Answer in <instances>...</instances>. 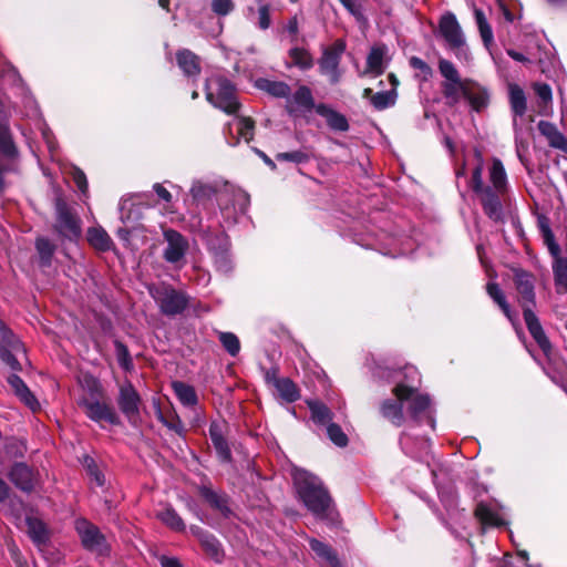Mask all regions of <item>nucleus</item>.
<instances>
[{"mask_svg":"<svg viewBox=\"0 0 567 567\" xmlns=\"http://www.w3.org/2000/svg\"><path fill=\"white\" fill-rule=\"evenodd\" d=\"M274 386L278 395L286 402H295L300 396L297 385L288 378L275 379Z\"/></svg>","mask_w":567,"mask_h":567,"instance_id":"nucleus-32","label":"nucleus"},{"mask_svg":"<svg viewBox=\"0 0 567 567\" xmlns=\"http://www.w3.org/2000/svg\"><path fill=\"white\" fill-rule=\"evenodd\" d=\"M316 106L311 90L306 85L299 86L293 94H289L287 97L286 107L290 114L296 112H309L312 109L316 110Z\"/></svg>","mask_w":567,"mask_h":567,"instance_id":"nucleus-16","label":"nucleus"},{"mask_svg":"<svg viewBox=\"0 0 567 567\" xmlns=\"http://www.w3.org/2000/svg\"><path fill=\"white\" fill-rule=\"evenodd\" d=\"M308 406L311 412V419L318 424H329L332 420L330 409L319 401H308Z\"/></svg>","mask_w":567,"mask_h":567,"instance_id":"nucleus-36","label":"nucleus"},{"mask_svg":"<svg viewBox=\"0 0 567 567\" xmlns=\"http://www.w3.org/2000/svg\"><path fill=\"white\" fill-rule=\"evenodd\" d=\"M293 481L298 495L308 511L318 519L333 523L338 514L321 480L305 470L296 468Z\"/></svg>","mask_w":567,"mask_h":567,"instance_id":"nucleus-2","label":"nucleus"},{"mask_svg":"<svg viewBox=\"0 0 567 567\" xmlns=\"http://www.w3.org/2000/svg\"><path fill=\"white\" fill-rule=\"evenodd\" d=\"M114 347L118 364L125 371H130L133 368V362L127 347L118 340L114 342Z\"/></svg>","mask_w":567,"mask_h":567,"instance_id":"nucleus-47","label":"nucleus"},{"mask_svg":"<svg viewBox=\"0 0 567 567\" xmlns=\"http://www.w3.org/2000/svg\"><path fill=\"white\" fill-rule=\"evenodd\" d=\"M235 8L233 0H212V10L217 16H227Z\"/></svg>","mask_w":567,"mask_h":567,"instance_id":"nucleus-56","label":"nucleus"},{"mask_svg":"<svg viewBox=\"0 0 567 567\" xmlns=\"http://www.w3.org/2000/svg\"><path fill=\"white\" fill-rule=\"evenodd\" d=\"M159 421L167 426L169 430L174 431L178 435H183L185 432V427L181 419L176 414H172L171 417H165L161 412L158 414Z\"/></svg>","mask_w":567,"mask_h":567,"instance_id":"nucleus-51","label":"nucleus"},{"mask_svg":"<svg viewBox=\"0 0 567 567\" xmlns=\"http://www.w3.org/2000/svg\"><path fill=\"white\" fill-rule=\"evenodd\" d=\"M219 341L230 355L235 357L239 353L240 342L236 334L231 332H220Z\"/></svg>","mask_w":567,"mask_h":567,"instance_id":"nucleus-46","label":"nucleus"},{"mask_svg":"<svg viewBox=\"0 0 567 567\" xmlns=\"http://www.w3.org/2000/svg\"><path fill=\"white\" fill-rule=\"evenodd\" d=\"M215 265L220 272L227 274L231 270V260L226 250L214 252Z\"/></svg>","mask_w":567,"mask_h":567,"instance_id":"nucleus-52","label":"nucleus"},{"mask_svg":"<svg viewBox=\"0 0 567 567\" xmlns=\"http://www.w3.org/2000/svg\"><path fill=\"white\" fill-rule=\"evenodd\" d=\"M178 66L187 76H197L200 73L199 58L187 49L176 53Z\"/></svg>","mask_w":567,"mask_h":567,"instance_id":"nucleus-21","label":"nucleus"},{"mask_svg":"<svg viewBox=\"0 0 567 567\" xmlns=\"http://www.w3.org/2000/svg\"><path fill=\"white\" fill-rule=\"evenodd\" d=\"M316 112L324 117L330 128L334 131L344 132L349 128L348 121L344 115L336 112L328 105L320 103L316 106Z\"/></svg>","mask_w":567,"mask_h":567,"instance_id":"nucleus-20","label":"nucleus"},{"mask_svg":"<svg viewBox=\"0 0 567 567\" xmlns=\"http://www.w3.org/2000/svg\"><path fill=\"white\" fill-rule=\"evenodd\" d=\"M216 190L210 184L196 181L193 183L190 194L194 200L197 203H204L210 199L215 195Z\"/></svg>","mask_w":567,"mask_h":567,"instance_id":"nucleus-44","label":"nucleus"},{"mask_svg":"<svg viewBox=\"0 0 567 567\" xmlns=\"http://www.w3.org/2000/svg\"><path fill=\"white\" fill-rule=\"evenodd\" d=\"M396 96L395 89L378 92L375 94H373L371 89H364L363 91V97L370 99L371 104L379 111L393 106L395 104Z\"/></svg>","mask_w":567,"mask_h":567,"instance_id":"nucleus-25","label":"nucleus"},{"mask_svg":"<svg viewBox=\"0 0 567 567\" xmlns=\"http://www.w3.org/2000/svg\"><path fill=\"white\" fill-rule=\"evenodd\" d=\"M117 404L121 412L132 425H137L141 420V396L130 381L120 385Z\"/></svg>","mask_w":567,"mask_h":567,"instance_id":"nucleus-8","label":"nucleus"},{"mask_svg":"<svg viewBox=\"0 0 567 567\" xmlns=\"http://www.w3.org/2000/svg\"><path fill=\"white\" fill-rule=\"evenodd\" d=\"M8 383L14 391L16 395H18L19 393H22L28 388L25 385V383L22 381V379L20 377H18L17 374H10L8 377Z\"/></svg>","mask_w":567,"mask_h":567,"instance_id":"nucleus-62","label":"nucleus"},{"mask_svg":"<svg viewBox=\"0 0 567 567\" xmlns=\"http://www.w3.org/2000/svg\"><path fill=\"white\" fill-rule=\"evenodd\" d=\"M55 214H56V223L55 229L56 231L69 239L78 238L81 234V228L79 224V219L70 210L65 202L61 198H58L55 202Z\"/></svg>","mask_w":567,"mask_h":567,"instance_id":"nucleus-12","label":"nucleus"},{"mask_svg":"<svg viewBox=\"0 0 567 567\" xmlns=\"http://www.w3.org/2000/svg\"><path fill=\"white\" fill-rule=\"evenodd\" d=\"M258 87L275 97H288L290 86L281 81L259 80Z\"/></svg>","mask_w":567,"mask_h":567,"instance_id":"nucleus-35","label":"nucleus"},{"mask_svg":"<svg viewBox=\"0 0 567 567\" xmlns=\"http://www.w3.org/2000/svg\"><path fill=\"white\" fill-rule=\"evenodd\" d=\"M440 33L447 47L455 51L456 55H466L465 37L453 13L444 14L440 20Z\"/></svg>","mask_w":567,"mask_h":567,"instance_id":"nucleus-9","label":"nucleus"},{"mask_svg":"<svg viewBox=\"0 0 567 567\" xmlns=\"http://www.w3.org/2000/svg\"><path fill=\"white\" fill-rule=\"evenodd\" d=\"M386 53L388 48L384 44H378L372 47L367 58V68L363 74H371L373 76L381 75L386 68Z\"/></svg>","mask_w":567,"mask_h":567,"instance_id":"nucleus-19","label":"nucleus"},{"mask_svg":"<svg viewBox=\"0 0 567 567\" xmlns=\"http://www.w3.org/2000/svg\"><path fill=\"white\" fill-rule=\"evenodd\" d=\"M475 515L482 525L483 532L493 529L496 526V515L486 504L480 503L475 509Z\"/></svg>","mask_w":567,"mask_h":567,"instance_id":"nucleus-39","label":"nucleus"},{"mask_svg":"<svg viewBox=\"0 0 567 567\" xmlns=\"http://www.w3.org/2000/svg\"><path fill=\"white\" fill-rule=\"evenodd\" d=\"M475 158L477 165L473 169L472 187L481 202L485 213L494 218L496 216V161L489 167V186L484 187L481 179L482 174V155L478 151H475Z\"/></svg>","mask_w":567,"mask_h":567,"instance_id":"nucleus-4","label":"nucleus"},{"mask_svg":"<svg viewBox=\"0 0 567 567\" xmlns=\"http://www.w3.org/2000/svg\"><path fill=\"white\" fill-rule=\"evenodd\" d=\"M517 291L523 300V308L528 306L532 308L535 303L534 286L527 274H518L516 276Z\"/></svg>","mask_w":567,"mask_h":567,"instance_id":"nucleus-28","label":"nucleus"},{"mask_svg":"<svg viewBox=\"0 0 567 567\" xmlns=\"http://www.w3.org/2000/svg\"><path fill=\"white\" fill-rule=\"evenodd\" d=\"M17 396H19V399L32 411H35L39 408V402L31 393L29 388H27L22 393H19Z\"/></svg>","mask_w":567,"mask_h":567,"instance_id":"nucleus-60","label":"nucleus"},{"mask_svg":"<svg viewBox=\"0 0 567 567\" xmlns=\"http://www.w3.org/2000/svg\"><path fill=\"white\" fill-rule=\"evenodd\" d=\"M471 104L475 111H481L487 104V99L485 94L471 95L470 96Z\"/></svg>","mask_w":567,"mask_h":567,"instance_id":"nucleus-64","label":"nucleus"},{"mask_svg":"<svg viewBox=\"0 0 567 567\" xmlns=\"http://www.w3.org/2000/svg\"><path fill=\"white\" fill-rule=\"evenodd\" d=\"M22 343L16 338L12 331L0 319V358L12 370H19L20 363L17 359L18 353H23Z\"/></svg>","mask_w":567,"mask_h":567,"instance_id":"nucleus-10","label":"nucleus"},{"mask_svg":"<svg viewBox=\"0 0 567 567\" xmlns=\"http://www.w3.org/2000/svg\"><path fill=\"white\" fill-rule=\"evenodd\" d=\"M358 21L364 20L361 0H339Z\"/></svg>","mask_w":567,"mask_h":567,"instance_id":"nucleus-55","label":"nucleus"},{"mask_svg":"<svg viewBox=\"0 0 567 567\" xmlns=\"http://www.w3.org/2000/svg\"><path fill=\"white\" fill-rule=\"evenodd\" d=\"M537 128L551 148L567 153V137L554 123L542 120L538 122Z\"/></svg>","mask_w":567,"mask_h":567,"instance_id":"nucleus-18","label":"nucleus"},{"mask_svg":"<svg viewBox=\"0 0 567 567\" xmlns=\"http://www.w3.org/2000/svg\"><path fill=\"white\" fill-rule=\"evenodd\" d=\"M534 91L536 95L544 102L547 103L551 101V89L546 83H535Z\"/></svg>","mask_w":567,"mask_h":567,"instance_id":"nucleus-59","label":"nucleus"},{"mask_svg":"<svg viewBox=\"0 0 567 567\" xmlns=\"http://www.w3.org/2000/svg\"><path fill=\"white\" fill-rule=\"evenodd\" d=\"M27 533L35 546L42 547L49 540V532L45 524L37 517H27Z\"/></svg>","mask_w":567,"mask_h":567,"instance_id":"nucleus-22","label":"nucleus"},{"mask_svg":"<svg viewBox=\"0 0 567 567\" xmlns=\"http://www.w3.org/2000/svg\"><path fill=\"white\" fill-rule=\"evenodd\" d=\"M0 150L8 156H13L17 152L7 128H0Z\"/></svg>","mask_w":567,"mask_h":567,"instance_id":"nucleus-54","label":"nucleus"},{"mask_svg":"<svg viewBox=\"0 0 567 567\" xmlns=\"http://www.w3.org/2000/svg\"><path fill=\"white\" fill-rule=\"evenodd\" d=\"M237 132L241 138L249 142L254 137V122L249 117H237L235 120Z\"/></svg>","mask_w":567,"mask_h":567,"instance_id":"nucleus-48","label":"nucleus"},{"mask_svg":"<svg viewBox=\"0 0 567 567\" xmlns=\"http://www.w3.org/2000/svg\"><path fill=\"white\" fill-rule=\"evenodd\" d=\"M523 315L530 336L538 344V347L542 349V351L545 354H548L551 351V344L539 322V319L537 318L533 309L528 306L524 307Z\"/></svg>","mask_w":567,"mask_h":567,"instance_id":"nucleus-15","label":"nucleus"},{"mask_svg":"<svg viewBox=\"0 0 567 567\" xmlns=\"http://www.w3.org/2000/svg\"><path fill=\"white\" fill-rule=\"evenodd\" d=\"M163 236L167 244L163 258L168 264L182 265L189 248L187 238L174 229H165Z\"/></svg>","mask_w":567,"mask_h":567,"instance_id":"nucleus-11","label":"nucleus"},{"mask_svg":"<svg viewBox=\"0 0 567 567\" xmlns=\"http://www.w3.org/2000/svg\"><path fill=\"white\" fill-rule=\"evenodd\" d=\"M474 17H475V21L478 27L482 40H483L485 47L489 48V45L493 42V31H492L491 25L487 22L485 13L483 12V10L475 8Z\"/></svg>","mask_w":567,"mask_h":567,"instance_id":"nucleus-42","label":"nucleus"},{"mask_svg":"<svg viewBox=\"0 0 567 567\" xmlns=\"http://www.w3.org/2000/svg\"><path fill=\"white\" fill-rule=\"evenodd\" d=\"M400 444L406 454L421 457L427 453L430 442L427 439L421 437L415 444L412 434L404 432L400 437Z\"/></svg>","mask_w":567,"mask_h":567,"instance_id":"nucleus-26","label":"nucleus"},{"mask_svg":"<svg viewBox=\"0 0 567 567\" xmlns=\"http://www.w3.org/2000/svg\"><path fill=\"white\" fill-rule=\"evenodd\" d=\"M328 437L339 447H344L348 444V436L342 429L336 423L327 425Z\"/></svg>","mask_w":567,"mask_h":567,"instance_id":"nucleus-49","label":"nucleus"},{"mask_svg":"<svg viewBox=\"0 0 567 567\" xmlns=\"http://www.w3.org/2000/svg\"><path fill=\"white\" fill-rule=\"evenodd\" d=\"M150 295L158 305L161 311L166 316H176L182 313L187 305V297L166 285L152 286L148 288Z\"/></svg>","mask_w":567,"mask_h":567,"instance_id":"nucleus-5","label":"nucleus"},{"mask_svg":"<svg viewBox=\"0 0 567 567\" xmlns=\"http://www.w3.org/2000/svg\"><path fill=\"white\" fill-rule=\"evenodd\" d=\"M158 519L167 527L176 532H183L185 529V524L181 516L173 509L172 507H166L163 511L157 513Z\"/></svg>","mask_w":567,"mask_h":567,"instance_id":"nucleus-38","label":"nucleus"},{"mask_svg":"<svg viewBox=\"0 0 567 567\" xmlns=\"http://www.w3.org/2000/svg\"><path fill=\"white\" fill-rule=\"evenodd\" d=\"M539 228H540V231L543 235L544 243L547 246L550 255L554 257V259L560 257L561 256L560 255L561 254L560 246L556 241L554 233L551 231L547 221H540Z\"/></svg>","mask_w":567,"mask_h":567,"instance_id":"nucleus-43","label":"nucleus"},{"mask_svg":"<svg viewBox=\"0 0 567 567\" xmlns=\"http://www.w3.org/2000/svg\"><path fill=\"white\" fill-rule=\"evenodd\" d=\"M476 249H477V255H478L480 261H481L482 266L484 267L487 276L491 278L486 285L487 293L494 301H496V284L493 281V278H492L493 266L486 256V248L484 245L480 244V245H477Z\"/></svg>","mask_w":567,"mask_h":567,"instance_id":"nucleus-37","label":"nucleus"},{"mask_svg":"<svg viewBox=\"0 0 567 567\" xmlns=\"http://www.w3.org/2000/svg\"><path fill=\"white\" fill-rule=\"evenodd\" d=\"M79 405L84 410L85 415L94 422L105 421L112 425H118L121 422L115 410L99 400L83 398L79 401Z\"/></svg>","mask_w":567,"mask_h":567,"instance_id":"nucleus-13","label":"nucleus"},{"mask_svg":"<svg viewBox=\"0 0 567 567\" xmlns=\"http://www.w3.org/2000/svg\"><path fill=\"white\" fill-rule=\"evenodd\" d=\"M35 248L40 256L41 264L43 266H49L51 264L55 246L48 238L40 237L35 241Z\"/></svg>","mask_w":567,"mask_h":567,"instance_id":"nucleus-45","label":"nucleus"},{"mask_svg":"<svg viewBox=\"0 0 567 567\" xmlns=\"http://www.w3.org/2000/svg\"><path fill=\"white\" fill-rule=\"evenodd\" d=\"M504 203L507 213L512 216V200L509 195L507 194V182H506V173L502 164L498 162V207ZM501 213L498 212V215Z\"/></svg>","mask_w":567,"mask_h":567,"instance_id":"nucleus-40","label":"nucleus"},{"mask_svg":"<svg viewBox=\"0 0 567 567\" xmlns=\"http://www.w3.org/2000/svg\"><path fill=\"white\" fill-rule=\"evenodd\" d=\"M172 386L176 396L178 398L183 405L194 406L197 404L198 398L195 389L192 385L181 381H175L173 382Z\"/></svg>","mask_w":567,"mask_h":567,"instance_id":"nucleus-33","label":"nucleus"},{"mask_svg":"<svg viewBox=\"0 0 567 567\" xmlns=\"http://www.w3.org/2000/svg\"><path fill=\"white\" fill-rule=\"evenodd\" d=\"M86 237L90 245L101 251L110 250L113 245L111 237L101 226L89 228Z\"/></svg>","mask_w":567,"mask_h":567,"instance_id":"nucleus-27","label":"nucleus"},{"mask_svg":"<svg viewBox=\"0 0 567 567\" xmlns=\"http://www.w3.org/2000/svg\"><path fill=\"white\" fill-rule=\"evenodd\" d=\"M8 477L17 488L24 493H31L38 484V475L25 463L13 464Z\"/></svg>","mask_w":567,"mask_h":567,"instance_id":"nucleus-14","label":"nucleus"},{"mask_svg":"<svg viewBox=\"0 0 567 567\" xmlns=\"http://www.w3.org/2000/svg\"><path fill=\"white\" fill-rule=\"evenodd\" d=\"M230 199L235 208L236 206H238L240 213H244L246 210L247 205L249 203L248 195L241 189H233L230 193L228 190H225L220 193L218 196V203L223 213H225L228 209L227 204Z\"/></svg>","mask_w":567,"mask_h":567,"instance_id":"nucleus-23","label":"nucleus"},{"mask_svg":"<svg viewBox=\"0 0 567 567\" xmlns=\"http://www.w3.org/2000/svg\"><path fill=\"white\" fill-rule=\"evenodd\" d=\"M276 158L279 162H292L296 164L306 163L309 159L308 155L302 151L278 153Z\"/></svg>","mask_w":567,"mask_h":567,"instance_id":"nucleus-53","label":"nucleus"},{"mask_svg":"<svg viewBox=\"0 0 567 567\" xmlns=\"http://www.w3.org/2000/svg\"><path fill=\"white\" fill-rule=\"evenodd\" d=\"M375 374L380 378H391L398 381L393 389L394 399H386L382 402L380 411L384 419L395 426H402L408 420L416 423L425 422L431 429H434V417L432 414L430 398L417 391L420 383L419 372L414 367H405L403 375L406 382L396 377L385 374L379 370Z\"/></svg>","mask_w":567,"mask_h":567,"instance_id":"nucleus-1","label":"nucleus"},{"mask_svg":"<svg viewBox=\"0 0 567 567\" xmlns=\"http://www.w3.org/2000/svg\"><path fill=\"white\" fill-rule=\"evenodd\" d=\"M289 58L291 64L298 66L301 70L311 69L313 65V59L311 54L302 48H292L289 51Z\"/></svg>","mask_w":567,"mask_h":567,"instance_id":"nucleus-41","label":"nucleus"},{"mask_svg":"<svg viewBox=\"0 0 567 567\" xmlns=\"http://www.w3.org/2000/svg\"><path fill=\"white\" fill-rule=\"evenodd\" d=\"M209 435H210V440H212L213 445L217 452L218 457L223 462L230 461V457H231L230 450H229L228 444H227L226 440L224 439L221 431L217 424L210 425Z\"/></svg>","mask_w":567,"mask_h":567,"instance_id":"nucleus-31","label":"nucleus"},{"mask_svg":"<svg viewBox=\"0 0 567 567\" xmlns=\"http://www.w3.org/2000/svg\"><path fill=\"white\" fill-rule=\"evenodd\" d=\"M73 182L75 183V185L78 186V188L83 193L85 194L86 190H87V181H86V176L85 174L80 171L79 168H75L73 171Z\"/></svg>","mask_w":567,"mask_h":567,"instance_id":"nucleus-63","label":"nucleus"},{"mask_svg":"<svg viewBox=\"0 0 567 567\" xmlns=\"http://www.w3.org/2000/svg\"><path fill=\"white\" fill-rule=\"evenodd\" d=\"M192 534L198 539L205 553L215 561H221L224 551L218 539L198 526L190 527Z\"/></svg>","mask_w":567,"mask_h":567,"instance_id":"nucleus-17","label":"nucleus"},{"mask_svg":"<svg viewBox=\"0 0 567 567\" xmlns=\"http://www.w3.org/2000/svg\"><path fill=\"white\" fill-rule=\"evenodd\" d=\"M270 8L268 4H261L258 9L257 25L261 30H267L270 27Z\"/></svg>","mask_w":567,"mask_h":567,"instance_id":"nucleus-58","label":"nucleus"},{"mask_svg":"<svg viewBox=\"0 0 567 567\" xmlns=\"http://www.w3.org/2000/svg\"><path fill=\"white\" fill-rule=\"evenodd\" d=\"M410 65L420 72V75L423 76L424 80L429 79L432 75V70L426 62L417 56H412L410 59Z\"/></svg>","mask_w":567,"mask_h":567,"instance_id":"nucleus-57","label":"nucleus"},{"mask_svg":"<svg viewBox=\"0 0 567 567\" xmlns=\"http://www.w3.org/2000/svg\"><path fill=\"white\" fill-rule=\"evenodd\" d=\"M519 561V566L515 564L514 557L509 554H505L502 560V565L498 567H523L525 561L527 560V554L525 551L519 553V557L517 559Z\"/></svg>","mask_w":567,"mask_h":567,"instance_id":"nucleus-61","label":"nucleus"},{"mask_svg":"<svg viewBox=\"0 0 567 567\" xmlns=\"http://www.w3.org/2000/svg\"><path fill=\"white\" fill-rule=\"evenodd\" d=\"M206 100L215 107L227 114H235L239 110L236 89L233 83L221 74H213L206 80Z\"/></svg>","mask_w":567,"mask_h":567,"instance_id":"nucleus-3","label":"nucleus"},{"mask_svg":"<svg viewBox=\"0 0 567 567\" xmlns=\"http://www.w3.org/2000/svg\"><path fill=\"white\" fill-rule=\"evenodd\" d=\"M344 50L346 43L342 40H337L331 47L323 50L319 60V71L322 75L328 76L331 84L339 83L341 79L339 64Z\"/></svg>","mask_w":567,"mask_h":567,"instance_id":"nucleus-7","label":"nucleus"},{"mask_svg":"<svg viewBox=\"0 0 567 567\" xmlns=\"http://www.w3.org/2000/svg\"><path fill=\"white\" fill-rule=\"evenodd\" d=\"M441 74L450 82L460 83L458 72L452 62L447 60H441L439 63Z\"/></svg>","mask_w":567,"mask_h":567,"instance_id":"nucleus-50","label":"nucleus"},{"mask_svg":"<svg viewBox=\"0 0 567 567\" xmlns=\"http://www.w3.org/2000/svg\"><path fill=\"white\" fill-rule=\"evenodd\" d=\"M202 496L220 514L225 517H229L231 514V509L228 505V498L224 494H218L210 488L203 487L200 489Z\"/></svg>","mask_w":567,"mask_h":567,"instance_id":"nucleus-30","label":"nucleus"},{"mask_svg":"<svg viewBox=\"0 0 567 567\" xmlns=\"http://www.w3.org/2000/svg\"><path fill=\"white\" fill-rule=\"evenodd\" d=\"M309 545L311 549L317 554L319 558L323 560V563L329 567H340V561L336 555V553L332 550V548L315 538H311L309 540Z\"/></svg>","mask_w":567,"mask_h":567,"instance_id":"nucleus-29","label":"nucleus"},{"mask_svg":"<svg viewBox=\"0 0 567 567\" xmlns=\"http://www.w3.org/2000/svg\"><path fill=\"white\" fill-rule=\"evenodd\" d=\"M553 274L557 290L567 292V258L560 256L554 259Z\"/></svg>","mask_w":567,"mask_h":567,"instance_id":"nucleus-34","label":"nucleus"},{"mask_svg":"<svg viewBox=\"0 0 567 567\" xmlns=\"http://www.w3.org/2000/svg\"><path fill=\"white\" fill-rule=\"evenodd\" d=\"M75 530L81 539L83 547L99 556L106 555L110 551V544L100 528L85 518L75 520Z\"/></svg>","mask_w":567,"mask_h":567,"instance_id":"nucleus-6","label":"nucleus"},{"mask_svg":"<svg viewBox=\"0 0 567 567\" xmlns=\"http://www.w3.org/2000/svg\"><path fill=\"white\" fill-rule=\"evenodd\" d=\"M508 101L513 113L516 116L525 115L527 111V99L524 90L516 83H508Z\"/></svg>","mask_w":567,"mask_h":567,"instance_id":"nucleus-24","label":"nucleus"}]
</instances>
